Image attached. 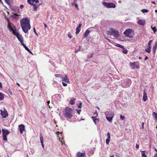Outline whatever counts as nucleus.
<instances>
[{"label": "nucleus", "mask_w": 157, "mask_h": 157, "mask_svg": "<svg viewBox=\"0 0 157 157\" xmlns=\"http://www.w3.org/2000/svg\"><path fill=\"white\" fill-rule=\"evenodd\" d=\"M21 25L23 32L27 33L31 28L29 20L27 18L20 20Z\"/></svg>", "instance_id": "1"}, {"label": "nucleus", "mask_w": 157, "mask_h": 157, "mask_svg": "<svg viewBox=\"0 0 157 157\" xmlns=\"http://www.w3.org/2000/svg\"><path fill=\"white\" fill-rule=\"evenodd\" d=\"M107 120L109 122L112 121L114 115V112L111 111H107L105 113Z\"/></svg>", "instance_id": "2"}, {"label": "nucleus", "mask_w": 157, "mask_h": 157, "mask_svg": "<svg viewBox=\"0 0 157 157\" xmlns=\"http://www.w3.org/2000/svg\"><path fill=\"white\" fill-rule=\"evenodd\" d=\"M124 34L126 36L129 38H133L134 36L133 31L132 29H127L124 33Z\"/></svg>", "instance_id": "3"}, {"label": "nucleus", "mask_w": 157, "mask_h": 157, "mask_svg": "<svg viewBox=\"0 0 157 157\" xmlns=\"http://www.w3.org/2000/svg\"><path fill=\"white\" fill-rule=\"evenodd\" d=\"M64 115L65 117L70 118L72 116V109L70 108L66 107L65 109Z\"/></svg>", "instance_id": "4"}, {"label": "nucleus", "mask_w": 157, "mask_h": 157, "mask_svg": "<svg viewBox=\"0 0 157 157\" xmlns=\"http://www.w3.org/2000/svg\"><path fill=\"white\" fill-rule=\"evenodd\" d=\"M102 4L105 6L107 8H115L116 7L115 4L113 3L103 2Z\"/></svg>", "instance_id": "5"}, {"label": "nucleus", "mask_w": 157, "mask_h": 157, "mask_svg": "<svg viewBox=\"0 0 157 157\" xmlns=\"http://www.w3.org/2000/svg\"><path fill=\"white\" fill-rule=\"evenodd\" d=\"M131 81L129 79H126L124 82L121 83V86L122 87L125 88L128 87L131 84Z\"/></svg>", "instance_id": "6"}, {"label": "nucleus", "mask_w": 157, "mask_h": 157, "mask_svg": "<svg viewBox=\"0 0 157 157\" xmlns=\"http://www.w3.org/2000/svg\"><path fill=\"white\" fill-rule=\"evenodd\" d=\"M13 34L16 36L18 39L20 41L21 44L23 43V38L21 34H19L17 32H13Z\"/></svg>", "instance_id": "7"}, {"label": "nucleus", "mask_w": 157, "mask_h": 157, "mask_svg": "<svg viewBox=\"0 0 157 157\" xmlns=\"http://www.w3.org/2000/svg\"><path fill=\"white\" fill-rule=\"evenodd\" d=\"M3 109V111L2 110H1V115L3 118H6L8 116V113L4 108Z\"/></svg>", "instance_id": "8"}, {"label": "nucleus", "mask_w": 157, "mask_h": 157, "mask_svg": "<svg viewBox=\"0 0 157 157\" xmlns=\"http://www.w3.org/2000/svg\"><path fill=\"white\" fill-rule=\"evenodd\" d=\"M113 30V31L112 38L114 39L118 38L119 36V34L118 33V31L114 30V29L113 30Z\"/></svg>", "instance_id": "9"}, {"label": "nucleus", "mask_w": 157, "mask_h": 157, "mask_svg": "<svg viewBox=\"0 0 157 157\" xmlns=\"http://www.w3.org/2000/svg\"><path fill=\"white\" fill-rule=\"evenodd\" d=\"M130 65L131 68L132 69L138 68L139 67V66L136 65V63L135 62H133V63H130Z\"/></svg>", "instance_id": "10"}, {"label": "nucleus", "mask_w": 157, "mask_h": 157, "mask_svg": "<svg viewBox=\"0 0 157 157\" xmlns=\"http://www.w3.org/2000/svg\"><path fill=\"white\" fill-rule=\"evenodd\" d=\"M94 115H95V117H92V118L93 120V121L94 122L95 124H96V122H98L99 121V119L98 118H95V117H97L98 114L97 113H95L94 114Z\"/></svg>", "instance_id": "11"}, {"label": "nucleus", "mask_w": 157, "mask_h": 157, "mask_svg": "<svg viewBox=\"0 0 157 157\" xmlns=\"http://www.w3.org/2000/svg\"><path fill=\"white\" fill-rule=\"evenodd\" d=\"M19 128L21 133L22 134L23 131H25V126L23 124L20 125H19Z\"/></svg>", "instance_id": "12"}, {"label": "nucleus", "mask_w": 157, "mask_h": 157, "mask_svg": "<svg viewBox=\"0 0 157 157\" xmlns=\"http://www.w3.org/2000/svg\"><path fill=\"white\" fill-rule=\"evenodd\" d=\"M2 132L3 136H7L10 133V132L6 129H2Z\"/></svg>", "instance_id": "13"}, {"label": "nucleus", "mask_w": 157, "mask_h": 157, "mask_svg": "<svg viewBox=\"0 0 157 157\" xmlns=\"http://www.w3.org/2000/svg\"><path fill=\"white\" fill-rule=\"evenodd\" d=\"M137 23L140 25H144L145 23V21L144 20H139L138 21Z\"/></svg>", "instance_id": "14"}, {"label": "nucleus", "mask_w": 157, "mask_h": 157, "mask_svg": "<svg viewBox=\"0 0 157 157\" xmlns=\"http://www.w3.org/2000/svg\"><path fill=\"white\" fill-rule=\"evenodd\" d=\"M144 92L143 99L144 101H146L147 99V94L145 92V90H144Z\"/></svg>", "instance_id": "15"}, {"label": "nucleus", "mask_w": 157, "mask_h": 157, "mask_svg": "<svg viewBox=\"0 0 157 157\" xmlns=\"http://www.w3.org/2000/svg\"><path fill=\"white\" fill-rule=\"evenodd\" d=\"M90 32V31L88 29H87V30H86L84 34V36L83 37V39L86 37L89 34Z\"/></svg>", "instance_id": "16"}, {"label": "nucleus", "mask_w": 157, "mask_h": 157, "mask_svg": "<svg viewBox=\"0 0 157 157\" xmlns=\"http://www.w3.org/2000/svg\"><path fill=\"white\" fill-rule=\"evenodd\" d=\"M61 78L63 81L69 83V79L68 78L67 76L66 75L64 77H63V78Z\"/></svg>", "instance_id": "17"}, {"label": "nucleus", "mask_w": 157, "mask_h": 157, "mask_svg": "<svg viewBox=\"0 0 157 157\" xmlns=\"http://www.w3.org/2000/svg\"><path fill=\"white\" fill-rule=\"evenodd\" d=\"M85 153H81L80 152H78L77 154V157H84L85 156Z\"/></svg>", "instance_id": "18"}, {"label": "nucleus", "mask_w": 157, "mask_h": 157, "mask_svg": "<svg viewBox=\"0 0 157 157\" xmlns=\"http://www.w3.org/2000/svg\"><path fill=\"white\" fill-rule=\"evenodd\" d=\"M112 30H113V28H111L109 31H107V34L108 35L112 36L113 31Z\"/></svg>", "instance_id": "19"}, {"label": "nucleus", "mask_w": 157, "mask_h": 157, "mask_svg": "<svg viewBox=\"0 0 157 157\" xmlns=\"http://www.w3.org/2000/svg\"><path fill=\"white\" fill-rule=\"evenodd\" d=\"M21 44L23 46L26 50L29 53L31 54L32 53V52L30 51L29 48L23 43Z\"/></svg>", "instance_id": "20"}, {"label": "nucleus", "mask_w": 157, "mask_h": 157, "mask_svg": "<svg viewBox=\"0 0 157 157\" xmlns=\"http://www.w3.org/2000/svg\"><path fill=\"white\" fill-rule=\"evenodd\" d=\"M157 47V42H156L155 44V45L153 47V51L154 53L155 54V52L156 50Z\"/></svg>", "instance_id": "21"}, {"label": "nucleus", "mask_w": 157, "mask_h": 157, "mask_svg": "<svg viewBox=\"0 0 157 157\" xmlns=\"http://www.w3.org/2000/svg\"><path fill=\"white\" fill-rule=\"evenodd\" d=\"M8 28H9V30L10 31L12 32L13 33V32H16L12 28V26L11 25H10V24H8Z\"/></svg>", "instance_id": "22"}, {"label": "nucleus", "mask_w": 157, "mask_h": 157, "mask_svg": "<svg viewBox=\"0 0 157 157\" xmlns=\"http://www.w3.org/2000/svg\"><path fill=\"white\" fill-rule=\"evenodd\" d=\"M152 116H153V118L155 119V120H157V114L155 113L154 112H153V113L152 114Z\"/></svg>", "instance_id": "23"}, {"label": "nucleus", "mask_w": 157, "mask_h": 157, "mask_svg": "<svg viewBox=\"0 0 157 157\" xmlns=\"http://www.w3.org/2000/svg\"><path fill=\"white\" fill-rule=\"evenodd\" d=\"M75 99L74 98H72L70 100V104L72 105H74L75 102Z\"/></svg>", "instance_id": "24"}, {"label": "nucleus", "mask_w": 157, "mask_h": 157, "mask_svg": "<svg viewBox=\"0 0 157 157\" xmlns=\"http://www.w3.org/2000/svg\"><path fill=\"white\" fill-rule=\"evenodd\" d=\"M27 2L32 6L34 4H33V0H27Z\"/></svg>", "instance_id": "25"}, {"label": "nucleus", "mask_w": 157, "mask_h": 157, "mask_svg": "<svg viewBox=\"0 0 157 157\" xmlns=\"http://www.w3.org/2000/svg\"><path fill=\"white\" fill-rule=\"evenodd\" d=\"M4 98V97L3 94L2 93L0 92V101L3 100Z\"/></svg>", "instance_id": "26"}, {"label": "nucleus", "mask_w": 157, "mask_h": 157, "mask_svg": "<svg viewBox=\"0 0 157 157\" xmlns=\"http://www.w3.org/2000/svg\"><path fill=\"white\" fill-rule=\"evenodd\" d=\"M122 52H123L125 54H126L127 53L128 51L126 48H125L123 47V48H122Z\"/></svg>", "instance_id": "27"}, {"label": "nucleus", "mask_w": 157, "mask_h": 157, "mask_svg": "<svg viewBox=\"0 0 157 157\" xmlns=\"http://www.w3.org/2000/svg\"><path fill=\"white\" fill-rule=\"evenodd\" d=\"M115 46L117 47H119V48H123V47H124V46H123V45H120V44H115Z\"/></svg>", "instance_id": "28"}, {"label": "nucleus", "mask_w": 157, "mask_h": 157, "mask_svg": "<svg viewBox=\"0 0 157 157\" xmlns=\"http://www.w3.org/2000/svg\"><path fill=\"white\" fill-rule=\"evenodd\" d=\"M55 76L56 77H60L61 78H63V76H62L60 74H56L55 75Z\"/></svg>", "instance_id": "29"}, {"label": "nucleus", "mask_w": 157, "mask_h": 157, "mask_svg": "<svg viewBox=\"0 0 157 157\" xmlns=\"http://www.w3.org/2000/svg\"><path fill=\"white\" fill-rule=\"evenodd\" d=\"M80 28H78V27H77L76 28V34H78L80 31Z\"/></svg>", "instance_id": "30"}, {"label": "nucleus", "mask_w": 157, "mask_h": 157, "mask_svg": "<svg viewBox=\"0 0 157 157\" xmlns=\"http://www.w3.org/2000/svg\"><path fill=\"white\" fill-rule=\"evenodd\" d=\"M151 48L148 47L145 49V51L149 53L151 51Z\"/></svg>", "instance_id": "31"}, {"label": "nucleus", "mask_w": 157, "mask_h": 157, "mask_svg": "<svg viewBox=\"0 0 157 157\" xmlns=\"http://www.w3.org/2000/svg\"><path fill=\"white\" fill-rule=\"evenodd\" d=\"M40 139L41 141V143L43 142V138L42 136V134H40Z\"/></svg>", "instance_id": "32"}, {"label": "nucleus", "mask_w": 157, "mask_h": 157, "mask_svg": "<svg viewBox=\"0 0 157 157\" xmlns=\"http://www.w3.org/2000/svg\"><path fill=\"white\" fill-rule=\"evenodd\" d=\"M33 6V9L34 11H37V9L38 8L36 5L35 4H34Z\"/></svg>", "instance_id": "33"}, {"label": "nucleus", "mask_w": 157, "mask_h": 157, "mask_svg": "<svg viewBox=\"0 0 157 157\" xmlns=\"http://www.w3.org/2000/svg\"><path fill=\"white\" fill-rule=\"evenodd\" d=\"M3 140L5 142H6L7 141V136H3Z\"/></svg>", "instance_id": "34"}, {"label": "nucleus", "mask_w": 157, "mask_h": 157, "mask_svg": "<svg viewBox=\"0 0 157 157\" xmlns=\"http://www.w3.org/2000/svg\"><path fill=\"white\" fill-rule=\"evenodd\" d=\"M142 12L143 13H147L148 12V11L147 9H142L141 10Z\"/></svg>", "instance_id": "35"}, {"label": "nucleus", "mask_w": 157, "mask_h": 157, "mask_svg": "<svg viewBox=\"0 0 157 157\" xmlns=\"http://www.w3.org/2000/svg\"><path fill=\"white\" fill-rule=\"evenodd\" d=\"M152 29L153 30L154 33H155L157 31V29H156L155 27H154L153 28H152Z\"/></svg>", "instance_id": "36"}, {"label": "nucleus", "mask_w": 157, "mask_h": 157, "mask_svg": "<svg viewBox=\"0 0 157 157\" xmlns=\"http://www.w3.org/2000/svg\"><path fill=\"white\" fill-rule=\"evenodd\" d=\"M152 40H150L149 41L148 43V47L151 48V43L152 42Z\"/></svg>", "instance_id": "37"}, {"label": "nucleus", "mask_w": 157, "mask_h": 157, "mask_svg": "<svg viewBox=\"0 0 157 157\" xmlns=\"http://www.w3.org/2000/svg\"><path fill=\"white\" fill-rule=\"evenodd\" d=\"M12 0H5L6 2L10 6V2Z\"/></svg>", "instance_id": "38"}, {"label": "nucleus", "mask_w": 157, "mask_h": 157, "mask_svg": "<svg viewBox=\"0 0 157 157\" xmlns=\"http://www.w3.org/2000/svg\"><path fill=\"white\" fill-rule=\"evenodd\" d=\"M110 139L107 138L106 140V144H108L110 141Z\"/></svg>", "instance_id": "39"}, {"label": "nucleus", "mask_w": 157, "mask_h": 157, "mask_svg": "<svg viewBox=\"0 0 157 157\" xmlns=\"http://www.w3.org/2000/svg\"><path fill=\"white\" fill-rule=\"evenodd\" d=\"M145 151H142V157H147V156L145 155V153H144Z\"/></svg>", "instance_id": "40"}, {"label": "nucleus", "mask_w": 157, "mask_h": 157, "mask_svg": "<svg viewBox=\"0 0 157 157\" xmlns=\"http://www.w3.org/2000/svg\"><path fill=\"white\" fill-rule=\"evenodd\" d=\"M74 5L75 7L78 10H79L78 6L76 3H74Z\"/></svg>", "instance_id": "41"}, {"label": "nucleus", "mask_w": 157, "mask_h": 157, "mask_svg": "<svg viewBox=\"0 0 157 157\" xmlns=\"http://www.w3.org/2000/svg\"><path fill=\"white\" fill-rule=\"evenodd\" d=\"M120 118L121 120H124L125 119V117L124 116H122V115H121L120 116Z\"/></svg>", "instance_id": "42"}, {"label": "nucleus", "mask_w": 157, "mask_h": 157, "mask_svg": "<svg viewBox=\"0 0 157 157\" xmlns=\"http://www.w3.org/2000/svg\"><path fill=\"white\" fill-rule=\"evenodd\" d=\"M107 135L108 138L110 139V134L109 132L107 133Z\"/></svg>", "instance_id": "43"}, {"label": "nucleus", "mask_w": 157, "mask_h": 157, "mask_svg": "<svg viewBox=\"0 0 157 157\" xmlns=\"http://www.w3.org/2000/svg\"><path fill=\"white\" fill-rule=\"evenodd\" d=\"M33 31H34V33H35L36 34V35L37 36H38V34L36 32V29H35V28H33Z\"/></svg>", "instance_id": "44"}, {"label": "nucleus", "mask_w": 157, "mask_h": 157, "mask_svg": "<svg viewBox=\"0 0 157 157\" xmlns=\"http://www.w3.org/2000/svg\"><path fill=\"white\" fill-rule=\"evenodd\" d=\"M93 54H92L89 55H88V58L89 59L91 58L93 56Z\"/></svg>", "instance_id": "45"}, {"label": "nucleus", "mask_w": 157, "mask_h": 157, "mask_svg": "<svg viewBox=\"0 0 157 157\" xmlns=\"http://www.w3.org/2000/svg\"><path fill=\"white\" fill-rule=\"evenodd\" d=\"M68 36L70 38H71L72 37L71 36V35L69 33H68Z\"/></svg>", "instance_id": "46"}, {"label": "nucleus", "mask_w": 157, "mask_h": 157, "mask_svg": "<svg viewBox=\"0 0 157 157\" xmlns=\"http://www.w3.org/2000/svg\"><path fill=\"white\" fill-rule=\"evenodd\" d=\"M82 103H80L79 104V105L78 106V108H79L80 109L81 108H82Z\"/></svg>", "instance_id": "47"}, {"label": "nucleus", "mask_w": 157, "mask_h": 157, "mask_svg": "<svg viewBox=\"0 0 157 157\" xmlns=\"http://www.w3.org/2000/svg\"><path fill=\"white\" fill-rule=\"evenodd\" d=\"M80 46H79V48L78 50H75V53H77L78 51H80Z\"/></svg>", "instance_id": "48"}, {"label": "nucleus", "mask_w": 157, "mask_h": 157, "mask_svg": "<svg viewBox=\"0 0 157 157\" xmlns=\"http://www.w3.org/2000/svg\"><path fill=\"white\" fill-rule=\"evenodd\" d=\"M59 134L58 133V135L59 137V140H60V138L59 136L60 135H61V136H62V132H60V133L59 132Z\"/></svg>", "instance_id": "49"}, {"label": "nucleus", "mask_w": 157, "mask_h": 157, "mask_svg": "<svg viewBox=\"0 0 157 157\" xmlns=\"http://www.w3.org/2000/svg\"><path fill=\"white\" fill-rule=\"evenodd\" d=\"M33 2H35L36 3H39V1L38 0H33Z\"/></svg>", "instance_id": "50"}, {"label": "nucleus", "mask_w": 157, "mask_h": 157, "mask_svg": "<svg viewBox=\"0 0 157 157\" xmlns=\"http://www.w3.org/2000/svg\"><path fill=\"white\" fill-rule=\"evenodd\" d=\"M76 111H77V113H78V114H80V113L81 112V110L78 109H77Z\"/></svg>", "instance_id": "51"}, {"label": "nucleus", "mask_w": 157, "mask_h": 157, "mask_svg": "<svg viewBox=\"0 0 157 157\" xmlns=\"http://www.w3.org/2000/svg\"><path fill=\"white\" fill-rule=\"evenodd\" d=\"M62 83H63V86H67V84H66L63 82H62Z\"/></svg>", "instance_id": "52"}, {"label": "nucleus", "mask_w": 157, "mask_h": 157, "mask_svg": "<svg viewBox=\"0 0 157 157\" xmlns=\"http://www.w3.org/2000/svg\"><path fill=\"white\" fill-rule=\"evenodd\" d=\"M139 144H136V147L137 149H138L139 148Z\"/></svg>", "instance_id": "53"}, {"label": "nucleus", "mask_w": 157, "mask_h": 157, "mask_svg": "<svg viewBox=\"0 0 157 157\" xmlns=\"http://www.w3.org/2000/svg\"><path fill=\"white\" fill-rule=\"evenodd\" d=\"M20 7L21 9H22L24 8V6L23 5H20Z\"/></svg>", "instance_id": "54"}, {"label": "nucleus", "mask_w": 157, "mask_h": 157, "mask_svg": "<svg viewBox=\"0 0 157 157\" xmlns=\"http://www.w3.org/2000/svg\"><path fill=\"white\" fill-rule=\"evenodd\" d=\"M77 0H74V3H72V5H74V3H76V2L77 1Z\"/></svg>", "instance_id": "55"}, {"label": "nucleus", "mask_w": 157, "mask_h": 157, "mask_svg": "<svg viewBox=\"0 0 157 157\" xmlns=\"http://www.w3.org/2000/svg\"><path fill=\"white\" fill-rule=\"evenodd\" d=\"M81 26H82V24L81 23H80L79 24L78 26L77 27H78V28L80 29V27Z\"/></svg>", "instance_id": "56"}, {"label": "nucleus", "mask_w": 157, "mask_h": 157, "mask_svg": "<svg viewBox=\"0 0 157 157\" xmlns=\"http://www.w3.org/2000/svg\"><path fill=\"white\" fill-rule=\"evenodd\" d=\"M42 3H41L40 4H39L38 5H37L36 6H37V7H38V8L41 5H42Z\"/></svg>", "instance_id": "57"}, {"label": "nucleus", "mask_w": 157, "mask_h": 157, "mask_svg": "<svg viewBox=\"0 0 157 157\" xmlns=\"http://www.w3.org/2000/svg\"><path fill=\"white\" fill-rule=\"evenodd\" d=\"M148 58L147 56H146L144 59V60H146V59H147Z\"/></svg>", "instance_id": "58"}, {"label": "nucleus", "mask_w": 157, "mask_h": 157, "mask_svg": "<svg viewBox=\"0 0 157 157\" xmlns=\"http://www.w3.org/2000/svg\"><path fill=\"white\" fill-rule=\"evenodd\" d=\"M47 103H48V106H49V108H50V106L49 105V103H50V101H47Z\"/></svg>", "instance_id": "59"}, {"label": "nucleus", "mask_w": 157, "mask_h": 157, "mask_svg": "<svg viewBox=\"0 0 157 157\" xmlns=\"http://www.w3.org/2000/svg\"><path fill=\"white\" fill-rule=\"evenodd\" d=\"M41 143V144L42 145V146L43 147H44V144H43V142H42V143Z\"/></svg>", "instance_id": "60"}, {"label": "nucleus", "mask_w": 157, "mask_h": 157, "mask_svg": "<svg viewBox=\"0 0 157 157\" xmlns=\"http://www.w3.org/2000/svg\"><path fill=\"white\" fill-rule=\"evenodd\" d=\"M154 157H157V153L154 155Z\"/></svg>", "instance_id": "61"}, {"label": "nucleus", "mask_w": 157, "mask_h": 157, "mask_svg": "<svg viewBox=\"0 0 157 157\" xmlns=\"http://www.w3.org/2000/svg\"><path fill=\"white\" fill-rule=\"evenodd\" d=\"M2 83L0 82V88H2Z\"/></svg>", "instance_id": "62"}, {"label": "nucleus", "mask_w": 157, "mask_h": 157, "mask_svg": "<svg viewBox=\"0 0 157 157\" xmlns=\"http://www.w3.org/2000/svg\"><path fill=\"white\" fill-rule=\"evenodd\" d=\"M44 26H45V27H46V28L48 27L47 25L46 24H44Z\"/></svg>", "instance_id": "63"}, {"label": "nucleus", "mask_w": 157, "mask_h": 157, "mask_svg": "<svg viewBox=\"0 0 157 157\" xmlns=\"http://www.w3.org/2000/svg\"><path fill=\"white\" fill-rule=\"evenodd\" d=\"M16 84L19 86H20V85L18 83H16Z\"/></svg>", "instance_id": "64"}]
</instances>
